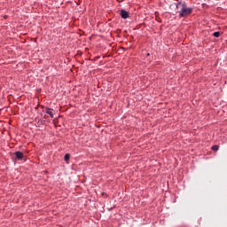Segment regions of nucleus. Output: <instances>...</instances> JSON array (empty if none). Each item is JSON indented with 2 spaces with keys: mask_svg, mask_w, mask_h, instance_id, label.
<instances>
[{
  "mask_svg": "<svg viewBox=\"0 0 227 227\" xmlns=\"http://www.w3.org/2000/svg\"><path fill=\"white\" fill-rule=\"evenodd\" d=\"M211 150H213L214 152H217V150H219V146L218 145H213L211 147Z\"/></svg>",
  "mask_w": 227,
  "mask_h": 227,
  "instance_id": "39448f33",
  "label": "nucleus"
},
{
  "mask_svg": "<svg viewBox=\"0 0 227 227\" xmlns=\"http://www.w3.org/2000/svg\"><path fill=\"white\" fill-rule=\"evenodd\" d=\"M220 35L221 34L219 32H214L213 36H215V38H219Z\"/></svg>",
  "mask_w": 227,
  "mask_h": 227,
  "instance_id": "0eeeda50",
  "label": "nucleus"
},
{
  "mask_svg": "<svg viewBox=\"0 0 227 227\" xmlns=\"http://www.w3.org/2000/svg\"><path fill=\"white\" fill-rule=\"evenodd\" d=\"M16 155V159H18V160H22V159H24V153H22V152H16L15 153Z\"/></svg>",
  "mask_w": 227,
  "mask_h": 227,
  "instance_id": "7ed1b4c3",
  "label": "nucleus"
},
{
  "mask_svg": "<svg viewBox=\"0 0 227 227\" xmlns=\"http://www.w3.org/2000/svg\"><path fill=\"white\" fill-rule=\"evenodd\" d=\"M176 8L178 11L179 18L184 19V17H189L191 13H192V7H187V4L185 2H177L176 3Z\"/></svg>",
  "mask_w": 227,
  "mask_h": 227,
  "instance_id": "f257e3e1",
  "label": "nucleus"
},
{
  "mask_svg": "<svg viewBox=\"0 0 227 227\" xmlns=\"http://www.w3.org/2000/svg\"><path fill=\"white\" fill-rule=\"evenodd\" d=\"M121 19H129V12L121 10Z\"/></svg>",
  "mask_w": 227,
  "mask_h": 227,
  "instance_id": "f03ea898",
  "label": "nucleus"
},
{
  "mask_svg": "<svg viewBox=\"0 0 227 227\" xmlns=\"http://www.w3.org/2000/svg\"><path fill=\"white\" fill-rule=\"evenodd\" d=\"M45 112L46 114H49V116H51V118H54V110H52L51 108H46Z\"/></svg>",
  "mask_w": 227,
  "mask_h": 227,
  "instance_id": "20e7f679",
  "label": "nucleus"
},
{
  "mask_svg": "<svg viewBox=\"0 0 227 227\" xmlns=\"http://www.w3.org/2000/svg\"><path fill=\"white\" fill-rule=\"evenodd\" d=\"M64 160L67 161V160H70V154H66L65 157H64Z\"/></svg>",
  "mask_w": 227,
  "mask_h": 227,
  "instance_id": "423d86ee",
  "label": "nucleus"
}]
</instances>
